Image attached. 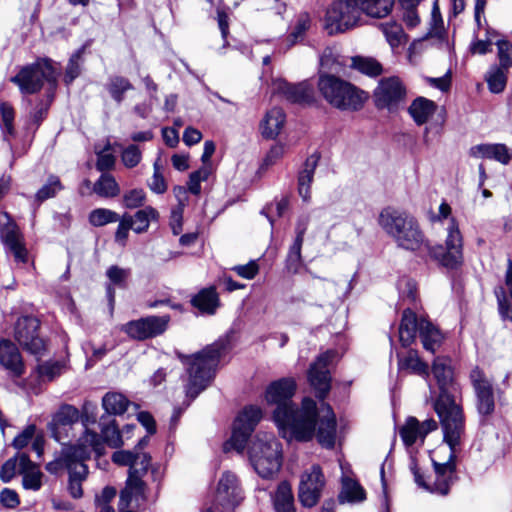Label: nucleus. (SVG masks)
Returning a JSON list of instances; mask_svg holds the SVG:
<instances>
[{
    "label": "nucleus",
    "instance_id": "1",
    "mask_svg": "<svg viewBox=\"0 0 512 512\" xmlns=\"http://www.w3.org/2000/svg\"><path fill=\"white\" fill-rule=\"evenodd\" d=\"M296 391L293 378H281L266 388L265 399L276 404L273 420L283 438L308 442L316 436L318 443L326 449H333L336 441V416L329 404H322L325 414L318 418L316 402L304 398L299 408L292 402Z\"/></svg>",
    "mask_w": 512,
    "mask_h": 512
},
{
    "label": "nucleus",
    "instance_id": "2",
    "mask_svg": "<svg viewBox=\"0 0 512 512\" xmlns=\"http://www.w3.org/2000/svg\"><path fill=\"white\" fill-rule=\"evenodd\" d=\"M379 223L402 249L414 252L425 246L432 259L450 270L458 269L463 263V239L454 218L448 227L445 246H430L418 221L405 212L384 210L380 213Z\"/></svg>",
    "mask_w": 512,
    "mask_h": 512
},
{
    "label": "nucleus",
    "instance_id": "3",
    "mask_svg": "<svg viewBox=\"0 0 512 512\" xmlns=\"http://www.w3.org/2000/svg\"><path fill=\"white\" fill-rule=\"evenodd\" d=\"M432 374L436 380L438 394L433 407L438 415L442 429L453 427L456 434L465 427V416L461 404L456 401L459 384L454 379L451 359L437 357L432 364ZM449 431H447V434Z\"/></svg>",
    "mask_w": 512,
    "mask_h": 512
},
{
    "label": "nucleus",
    "instance_id": "4",
    "mask_svg": "<svg viewBox=\"0 0 512 512\" xmlns=\"http://www.w3.org/2000/svg\"><path fill=\"white\" fill-rule=\"evenodd\" d=\"M227 348L228 341L220 339L207 345L202 351L193 355H185L177 352V356L186 366V371L189 376L185 391L190 401H193L207 388Z\"/></svg>",
    "mask_w": 512,
    "mask_h": 512
},
{
    "label": "nucleus",
    "instance_id": "5",
    "mask_svg": "<svg viewBox=\"0 0 512 512\" xmlns=\"http://www.w3.org/2000/svg\"><path fill=\"white\" fill-rule=\"evenodd\" d=\"M92 452L98 457L103 455V445L97 433H86L72 445L66 443V471L69 474L68 490L77 499L83 495L82 482L88 475L85 461L90 459Z\"/></svg>",
    "mask_w": 512,
    "mask_h": 512
},
{
    "label": "nucleus",
    "instance_id": "6",
    "mask_svg": "<svg viewBox=\"0 0 512 512\" xmlns=\"http://www.w3.org/2000/svg\"><path fill=\"white\" fill-rule=\"evenodd\" d=\"M317 86L323 99L340 111H359L368 99L365 91L333 74H320Z\"/></svg>",
    "mask_w": 512,
    "mask_h": 512
},
{
    "label": "nucleus",
    "instance_id": "7",
    "mask_svg": "<svg viewBox=\"0 0 512 512\" xmlns=\"http://www.w3.org/2000/svg\"><path fill=\"white\" fill-rule=\"evenodd\" d=\"M248 455L254 470L265 479L282 466V445L272 433H258L248 446Z\"/></svg>",
    "mask_w": 512,
    "mask_h": 512
},
{
    "label": "nucleus",
    "instance_id": "8",
    "mask_svg": "<svg viewBox=\"0 0 512 512\" xmlns=\"http://www.w3.org/2000/svg\"><path fill=\"white\" fill-rule=\"evenodd\" d=\"M57 76L51 59L39 58L36 62L21 67L10 81L18 86L22 94H35L42 89L45 82L54 87Z\"/></svg>",
    "mask_w": 512,
    "mask_h": 512
},
{
    "label": "nucleus",
    "instance_id": "9",
    "mask_svg": "<svg viewBox=\"0 0 512 512\" xmlns=\"http://www.w3.org/2000/svg\"><path fill=\"white\" fill-rule=\"evenodd\" d=\"M442 431L443 441L449 446L450 455L445 463H438L434 460L432 461L436 479L432 485L431 492L445 496L449 493L450 487L457 480L456 452L458 447L461 445V439L465 434V427H462L457 434L453 427H450L448 434V430L442 429Z\"/></svg>",
    "mask_w": 512,
    "mask_h": 512
},
{
    "label": "nucleus",
    "instance_id": "10",
    "mask_svg": "<svg viewBox=\"0 0 512 512\" xmlns=\"http://www.w3.org/2000/svg\"><path fill=\"white\" fill-rule=\"evenodd\" d=\"M262 418V410L255 405H248L238 414L234 421L233 431L230 439L225 442L224 450L234 449L238 453H243L248 439L254 432L257 424Z\"/></svg>",
    "mask_w": 512,
    "mask_h": 512
},
{
    "label": "nucleus",
    "instance_id": "11",
    "mask_svg": "<svg viewBox=\"0 0 512 512\" xmlns=\"http://www.w3.org/2000/svg\"><path fill=\"white\" fill-rule=\"evenodd\" d=\"M361 14L355 0L335 1L326 12L325 28L330 35L345 32L357 25Z\"/></svg>",
    "mask_w": 512,
    "mask_h": 512
},
{
    "label": "nucleus",
    "instance_id": "12",
    "mask_svg": "<svg viewBox=\"0 0 512 512\" xmlns=\"http://www.w3.org/2000/svg\"><path fill=\"white\" fill-rule=\"evenodd\" d=\"M336 355V351L327 350L320 354L309 367L308 381L320 400H324L331 389L332 378L329 367Z\"/></svg>",
    "mask_w": 512,
    "mask_h": 512
},
{
    "label": "nucleus",
    "instance_id": "13",
    "mask_svg": "<svg viewBox=\"0 0 512 512\" xmlns=\"http://www.w3.org/2000/svg\"><path fill=\"white\" fill-rule=\"evenodd\" d=\"M0 240L6 252L12 254L17 263H27L28 251L24 236L7 213L0 216Z\"/></svg>",
    "mask_w": 512,
    "mask_h": 512
},
{
    "label": "nucleus",
    "instance_id": "14",
    "mask_svg": "<svg viewBox=\"0 0 512 512\" xmlns=\"http://www.w3.org/2000/svg\"><path fill=\"white\" fill-rule=\"evenodd\" d=\"M373 97L377 108L396 111L406 98V88L396 76L382 78Z\"/></svg>",
    "mask_w": 512,
    "mask_h": 512
},
{
    "label": "nucleus",
    "instance_id": "15",
    "mask_svg": "<svg viewBox=\"0 0 512 512\" xmlns=\"http://www.w3.org/2000/svg\"><path fill=\"white\" fill-rule=\"evenodd\" d=\"M40 322L33 316H21L15 323L14 336L29 353L39 356L45 350L44 340L39 336Z\"/></svg>",
    "mask_w": 512,
    "mask_h": 512
},
{
    "label": "nucleus",
    "instance_id": "16",
    "mask_svg": "<svg viewBox=\"0 0 512 512\" xmlns=\"http://www.w3.org/2000/svg\"><path fill=\"white\" fill-rule=\"evenodd\" d=\"M169 315L147 316L126 323L123 331L132 339L143 341L162 335L168 328Z\"/></svg>",
    "mask_w": 512,
    "mask_h": 512
},
{
    "label": "nucleus",
    "instance_id": "17",
    "mask_svg": "<svg viewBox=\"0 0 512 512\" xmlns=\"http://www.w3.org/2000/svg\"><path fill=\"white\" fill-rule=\"evenodd\" d=\"M476 398V408L480 415L490 416L495 410L493 383L482 369L474 367L469 375Z\"/></svg>",
    "mask_w": 512,
    "mask_h": 512
},
{
    "label": "nucleus",
    "instance_id": "18",
    "mask_svg": "<svg viewBox=\"0 0 512 512\" xmlns=\"http://www.w3.org/2000/svg\"><path fill=\"white\" fill-rule=\"evenodd\" d=\"M325 485V478L319 465H313L310 471L301 475L298 498L302 506L314 507L320 497Z\"/></svg>",
    "mask_w": 512,
    "mask_h": 512
},
{
    "label": "nucleus",
    "instance_id": "19",
    "mask_svg": "<svg viewBox=\"0 0 512 512\" xmlns=\"http://www.w3.org/2000/svg\"><path fill=\"white\" fill-rule=\"evenodd\" d=\"M275 85L277 93L292 104L309 105L314 102V88L308 81L290 83L281 79Z\"/></svg>",
    "mask_w": 512,
    "mask_h": 512
},
{
    "label": "nucleus",
    "instance_id": "20",
    "mask_svg": "<svg viewBox=\"0 0 512 512\" xmlns=\"http://www.w3.org/2000/svg\"><path fill=\"white\" fill-rule=\"evenodd\" d=\"M0 365L12 378H20L25 373V364L21 353L10 340L0 341Z\"/></svg>",
    "mask_w": 512,
    "mask_h": 512
},
{
    "label": "nucleus",
    "instance_id": "21",
    "mask_svg": "<svg viewBox=\"0 0 512 512\" xmlns=\"http://www.w3.org/2000/svg\"><path fill=\"white\" fill-rule=\"evenodd\" d=\"M130 276L131 270L129 268H122L118 265H112L106 270L108 282L106 283L105 290L111 313L115 306V289H126L128 287V280Z\"/></svg>",
    "mask_w": 512,
    "mask_h": 512
},
{
    "label": "nucleus",
    "instance_id": "22",
    "mask_svg": "<svg viewBox=\"0 0 512 512\" xmlns=\"http://www.w3.org/2000/svg\"><path fill=\"white\" fill-rule=\"evenodd\" d=\"M217 494L221 500L232 506H236L242 501L243 492L234 473L223 472L218 482Z\"/></svg>",
    "mask_w": 512,
    "mask_h": 512
},
{
    "label": "nucleus",
    "instance_id": "23",
    "mask_svg": "<svg viewBox=\"0 0 512 512\" xmlns=\"http://www.w3.org/2000/svg\"><path fill=\"white\" fill-rule=\"evenodd\" d=\"M19 474L22 475V486L26 490L38 491L42 487L43 473L26 453L20 456Z\"/></svg>",
    "mask_w": 512,
    "mask_h": 512
},
{
    "label": "nucleus",
    "instance_id": "24",
    "mask_svg": "<svg viewBox=\"0 0 512 512\" xmlns=\"http://www.w3.org/2000/svg\"><path fill=\"white\" fill-rule=\"evenodd\" d=\"M320 155L313 153L307 157L303 168L298 173V193L303 201H309L311 197V184L313 182L315 170L318 166Z\"/></svg>",
    "mask_w": 512,
    "mask_h": 512
},
{
    "label": "nucleus",
    "instance_id": "25",
    "mask_svg": "<svg viewBox=\"0 0 512 512\" xmlns=\"http://www.w3.org/2000/svg\"><path fill=\"white\" fill-rule=\"evenodd\" d=\"M99 428L101 436L98 435V437L103 445V453L105 452L104 444L111 448H120L123 446L122 432L119 430V426L114 417L102 415L99 419Z\"/></svg>",
    "mask_w": 512,
    "mask_h": 512
},
{
    "label": "nucleus",
    "instance_id": "26",
    "mask_svg": "<svg viewBox=\"0 0 512 512\" xmlns=\"http://www.w3.org/2000/svg\"><path fill=\"white\" fill-rule=\"evenodd\" d=\"M470 155L473 157L493 159L503 165L509 164L512 159V151L502 143L475 145L471 147Z\"/></svg>",
    "mask_w": 512,
    "mask_h": 512
},
{
    "label": "nucleus",
    "instance_id": "27",
    "mask_svg": "<svg viewBox=\"0 0 512 512\" xmlns=\"http://www.w3.org/2000/svg\"><path fill=\"white\" fill-rule=\"evenodd\" d=\"M420 321L421 318L410 308L403 311L399 325V341L403 347H409L415 341L420 331Z\"/></svg>",
    "mask_w": 512,
    "mask_h": 512
},
{
    "label": "nucleus",
    "instance_id": "28",
    "mask_svg": "<svg viewBox=\"0 0 512 512\" xmlns=\"http://www.w3.org/2000/svg\"><path fill=\"white\" fill-rule=\"evenodd\" d=\"M286 115L279 107L269 110L260 123L261 134L266 139H275L281 132Z\"/></svg>",
    "mask_w": 512,
    "mask_h": 512
},
{
    "label": "nucleus",
    "instance_id": "29",
    "mask_svg": "<svg viewBox=\"0 0 512 512\" xmlns=\"http://www.w3.org/2000/svg\"><path fill=\"white\" fill-rule=\"evenodd\" d=\"M271 498L275 512H296L294 494L288 481H281Z\"/></svg>",
    "mask_w": 512,
    "mask_h": 512
},
{
    "label": "nucleus",
    "instance_id": "30",
    "mask_svg": "<svg viewBox=\"0 0 512 512\" xmlns=\"http://www.w3.org/2000/svg\"><path fill=\"white\" fill-rule=\"evenodd\" d=\"M437 104L425 97L415 98L408 108V113L412 117L413 121L421 126L429 120V118L435 113Z\"/></svg>",
    "mask_w": 512,
    "mask_h": 512
},
{
    "label": "nucleus",
    "instance_id": "31",
    "mask_svg": "<svg viewBox=\"0 0 512 512\" xmlns=\"http://www.w3.org/2000/svg\"><path fill=\"white\" fill-rule=\"evenodd\" d=\"M419 337L425 350L434 353L441 345L443 335L440 330L425 318H421Z\"/></svg>",
    "mask_w": 512,
    "mask_h": 512
},
{
    "label": "nucleus",
    "instance_id": "32",
    "mask_svg": "<svg viewBox=\"0 0 512 512\" xmlns=\"http://www.w3.org/2000/svg\"><path fill=\"white\" fill-rule=\"evenodd\" d=\"M361 13L372 18H384L388 16L394 6L395 0H355Z\"/></svg>",
    "mask_w": 512,
    "mask_h": 512
},
{
    "label": "nucleus",
    "instance_id": "33",
    "mask_svg": "<svg viewBox=\"0 0 512 512\" xmlns=\"http://www.w3.org/2000/svg\"><path fill=\"white\" fill-rule=\"evenodd\" d=\"M191 304L202 313L212 315L219 306V297L214 287L204 288L191 299Z\"/></svg>",
    "mask_w": 512,
    "mask_h": 512
},
{
    "label": "nucleus",
    "instance_id": "34",
    "mask_svg": "<svg viewBox=\"0 0 512 512\" xmlns=\"http://www.w3.org/2000/svg\"><path fill=\"white\" fill-rule=\"evenodd\" d=\"M130 405V401L121 393L107 392L102 398V407L105 410L103 415L110 417L123 415Z\"/></svg>",
    "mask_w": 512,
    "mask_h": 512
},
{
    "label": "nucleus",
    "instance_id": "35",
    "mask_svg": "<svg viewBox=\"0 0 512 512\" xmlns=\"http://www.w3.org/2000/svg\"><path fill=\"white\" fill-rule=\"evenodd\" d=\"M508 72L509 70L497 66L496 64H492L489 67L484 79L491 93L500 94L505 90L508 81Z\"/></svg>",
    "mask_w": 512,
    "mask_h": 512
},
{
    "label": "nucleus",
    "instance_id": "36",
    "mask_svg": "<svg viewBox=\"0 0 512 512\" xmlns=\"http://www.w3.org/2000/svg\"><path fill=\"white\" fill-rule=\"evenodd\" d=\"M366 499V493L363 487L351 478H344L342 481V489L338 495V501L341 504L346 502L355 503L362 502Z\"/></svg>",
    "mask_w": 512,
    "mask_h": 512
},
{
    "label": "nucleus",
    "instance_id": "37",
    "mask_svg": "<svg viewBox=\"0 0 512 512\" xmlns=\"http://www.w3.org/2000/svg\"><path fill=\"white\" fill-rule=\"evenodd\" d=\"M105 88L117 104H121L124 101L127 91L134 89L128 78L119 75L110 76Z\"/></svg>",
    "mask_w": 512,
    "mask_h": 512
},
{
    "label": "nucleus",
    "instance_id": "38",
    "mask_svg": "<svg viewBox=\"0 0 512 512\" xmlns=\"http://www.w3.org/2000/svg\"><path fill=\"white\" fill-rule=\"evenodd\" d=\"M92 191L102 198H114L119 195L120 187L113 175L102 173L93 184Z\"/></svg>",
    "mask_w": 512,
    "mask_h": 512
},
{
    "label": "nucleus",
    "instance_id": "39",
    "mask_svg": "<svg viewBox=\"0 0 512 512\" xmlns=\"http://www.w3.org/2000/svg\"><path fill=\"white\" fill-rule=\"evenodd\" d=\"M398 366L400 370H408L416 375L428 376V365L419 358L416 350L410 349L405 357L398 355Z\"/></svg>",
    "mask_w": 512,
    "mask_h": 512
},
{
    "label": "nucleus",
    "instance_id": "40",
    "mask_svg": "<svg viewBox=\"0 0 512 512\" xmlns=\"http://www.w3.org/2000/svg\"><path fill=\"white\" fill-rule=\"evenodd\" d=\"M351 67L372 78L383 73L382 64L372 57L354 56L351 59Z\"/></svg>",
    "mask_w": 512,
    "mask_h": 512
},
{
    "label": "nucleus",
    "instance_id": "41",
    "mask_svg": "<svg viewBox=\"0 0 512 512\" xmlns=\"http://www.w3.org/2000/svg\"><path fill=\"white\" fill-rule=\"evenodd\" d=\"M133 231L137 234L146 232L149 228L151 220H157L159 214L156 209L151 206L138 210L133 216Z\"/></svg>",
    "mask_w": 512,
    "mask_h": 512
},
{
    "label": "nucleus",
    "instance_id": "42",
    "mask_svg": "<svg viewBox=\"0 0 512 512\" xmlns=\"http://www.w3.org/2000/svg\"><path fill=\"white\" fill-rule=\"evenodd\" d=\"M399 435L406 446L415 444L418 438L422 439L420 422L415 417H408L405 424L400 428Z\"/></svg>",
    "mask_w": 512,
    "mask_h": 512
},
{
    "label": "nucleus",
    "instance_id": "43",
    "mask_svg": "<svg viewBox=\"0 0 512 512\" xmlns=\"http://www.w3.org/2000/svg\"><path fill=\"white\" fill-rule=\"evenodd\" d=\"M112 145L109 141L104 145L103 148L98 149L95 147V154L97 156L96 161V169L102 173H107V171L112 170L116 163V158L113 153H111Z\"/></svg>",
    "mask_w": 512,
    "mask_h": 512
},
{
    "label": "nucleus",
    "instance_id": "44",
    "mask_svg": "<svg viewBox=\"0 0 512 512\" xmlns=\"http://www.w3.org/2000/svg\"><path fill=\"white\" fill-rule=\"evenodd\" d=\"M383 33L389 45L395 49L406 40V34L400 24L396 22H388L381 25Z\"/></svg>",
    "mask_w": 512,
    "mask_h": 512
},
{
    "label": "nucleus",
    "instance_id": "45",
    "mask_svg": "<svg viewBox=\"0 0 512 512\" xmlns=\"http://www.w3.org/2000/svg\"><path fill=\"white\" fill-rule=\"evenodd\" d=\"M85 49L86 46L83 45L70 56L68 65L66 66V84L72 82L81 74Z\"/></svg>",
    "mask_w": 512,
    "mask_h": 512
},
{
    "label": "nucleus",
    "instance_id": "46",
    "mask_svg": "<svg viewBox=\"0 0 512 512\" xmlns=\"http://www.w3.org/2000/svg\"><path fill=\"white\" fill-rule=\"evenodd\" d=\"M119 220V215L106 208H97L90 212L89 222L95 227H101L109 223H114Z\"/></svg>",
    "mask_w": 512,
    "mask_h": 512
},
{
    "label": "nucleus",
    "instance_id": "47",
    "mask_svg": "<svg viewBox=\"0 0 512 512\" xmlns=\"http://www.w3.org/2000/svg\"><path fill=\"white\" fill-rule=\"evenodd\" d=\"M0 115L3 122L2 132L4 138L7 136H15V128H14V118L15 111L11 104L8 102L0 103Z\"/></svg>",
    "mask_w": 512,
    "mask_h": 512
},
{
    "label": "nucleus",
    "instance_id": "48",
    "mask_svg": "<svg viewBox=\"0 0 512 512\" xmlns=\"http://www.w3.org/2000/svg\"><path fill=\"white\" fill-rule=\"evenodd\" d=\"M422 0H399L401 7L404 10L403 21L408 28H414L420 23V18L417 13V6Z\"/></svg>",
    "mask_w": 512,
    "mask_h": 512
},
{
    "label": "nucleus",
    "instance_id": "49",
    "mask_svg": "<svg viewBox=\"0 0 512 512\" xmlns=\"http://www.w3.org/2000/svg\"><path fill=\"white\" fill-rule=\"evenodd\" d=\"M495 44L499 61L496 65L509 70L512 68V43L506 39H499Z\"/></svg>",
    "mask_w": 512,
    "mask_h": 512
},
{
    "label": "nucleus",
    "instance_id": "50",
    "mask_svg": "<svg viewBox=\"0 0 512 512\" xmlns=\"http://www.w3.org/2000/svg\"><path fill=\"white\" fill-rule=\"evenodd\" d=\"M62 184L58 177L50 176L47 180V183L44 184L36 193L35 199L39 203L52 198L56 195L57 192L61 191Z\"/></svg>",
    "mask_w": 512,
    "mask_h": 512
},
{
    "label": "nucleus",
    "instance_id": "51",
    "mask_svg": "<svg viewBox=\"0 0 512 512\" xmlns=\"http://www.w3.org/2000/svg\"><path fill=\"white\" fill-rule=\"evenodd\" d=\"M310 24L311 20L307 13H302L297 17L296 23L288 36L291 45H294L304 38L306 31L310 28Z\"/></svg>",
    "mask_w": 512,
    "mask_h": 512
},
{
    "label": "nucleus",
    "instance_id": "52",
    "mask_svg": "<svg viewBox=\"0 0 512 512\" xmlns=\"http://www.w3.org/2000/svg\"><path fill=\"white\" fill-rule=\"evenodd\" d=\"M22 453H18L15 456L6 460L0 469V480L3 483H9L16 473H19L20 469V456Z\"/></svg>",
    "mask_w": 512,
    "mask_h": 512
},
{
    "label": "nucleus",
    "instance_id": "53",
    "mask_svg": "<svg viewBox=\"0 0 512 512\" xmlns=\"http://www.w3.org/2000/svg\"><path fill=\"white\" fill-rule=\"evenodd\" d=\"M139 459V452L134 450H119L112 455V461L120 466H128L131 471L136 468Z\"/></svg>",
    "mask_w": 512,
    "mask_h": 512
},
{
    "label": "nucleus",
    "instance_id": "54",
    "mask_svg": "<svg viewBox=\"0 0 512 512\" xmlns=\"http://www.w3.org/2000/svg\"><path fill=\"white\" fill-rule=\"evenodd\" d=\"M48 430L51 436L61 443L64 432V406H61L58 412L53 416L48 424Z\"/></svg>",
    "mask_w": 512,
    "mask_h": 512
},
{
    "label": "nucleus",
    "instance_id": "55",
    "mask_svg": "<svg viewBox=\"0 0 512 512\" xmlns=\"http://www.w3.org/2000/svg\"><path fill=\"white\" fill-rule=\"evenodd\" d=\"M142 159V153L139 147L135 144H130L126 147L121 154V160L125 167L134 168Z\"/></svg>",
    "mask_w": 512,
    "mask_h": 512
},
{
    "label": "nucleus",
    "instance_id": "56",
    "mask_svg": "<svg viewBox=\"0 0 512 512\" xmlns=\"http://www.w3.org/2000/svg\"><path fill=\"white\" fill-rule=\"evenodd\" d=\"M119 224L115 232V240L121 244H125L128 238L129 230H133V217L125 213L121 218L119 217Z\"/></svg>",
    "mask_w": 512,
    "mask_h": 512
},
{
    "label": "nucleus",
    "instance_id": "57",
    "mask_svg": "<svg viewBox=\"0 0 512 512\" xmlns=\"http://www.w3.org/2000/svg\"><path fill=\"white\" fill-rule=\"evenodd\" d=\"M142 477L143 476L138 473L136 468H132L131 471H128L125 489L134 492L136 496L143 495L145 483L143 482Z\"/></svg>",
    "mask_w": 512,
    "mask_h": 512
},
{
    "label": "nucleus",
    "instance_id": "58",
    "mask_svg": "<svg viewBox=\"0 0 512 512\" xmlns=\"http://www.w3.org/2000/svg\"><path fill=\"white\" fill-rule=\"evenodd\" d=\"M35 436L36 426L34 424H30L13 439L12 446L17 450H21L25 448Z\"/></svg>",
    "mask_w": 512,
    "mask_h": 512
},
{
    "label": "nucleus",
    "instance_id": "59",
    "mask_svg": "<svg viewBox=\"0 0 512 512\" xmlns=\"http://www.w3.org/2000/svg\"><path fill=\"white\" fill-rule=\"evenodd\" d=\"M145 192L143 189H132L124 194L123 204L126 208L133 209L143 205Z\"/></svg>",
    "mask_w": 512,
    "mask_h": 512
},
{
    "label": "nucleus",
    "instance_id": "60",
    "mask_svg": "<svg viewBox=\"0 0 512 512\" xmlns=\"http://www.w3.org/2000/svg\"><path fill=\"white\" fill-rule=\"evenodd\" d=\"M236 274L244 279L251 280L259 272V265L256 260H250L247 264L236 265L232 268Z\"/></svg>",
    "mask_w": 512,
    "mask_h": 512
},
{
    "label": "nucleus",
    "instance_id": "61",
    "mask_svg": "<svg viewBox=\"0 0 512 512\" xmlns=\"http://www.w3.org/2000/svg\"><path fill=\"white\" fill-rule=\"evenodd\" d=\"M497 298L498 311L503 319L512 321V308L506 298L505 291L501 288L499 292H495Z\"/></svg>",
    "mask_w": 512,
    "mask_h": 512
},
{
    "label": "nucleus",
    "instance_id": "62",
    "mask_svg": "<svg viewBox=\"0 0 512 512\" xmlns=\"http://www.w3.org/2000/svg\"><path fill=\"white\" fill-rule=\"evenodd\" d=\"M0 502L8 509L16 508L20 504L18 493L13 489L4 488L0 492Z\"/></svg>",
    "mask_w": 512,
    "mask_h": 512
},
{
    "label": "nucleus",
    "instance_id": "63",
    "mask_svg": "<svg viewBox=\"0 0 512 512\" xmlns=\"http://www.w3.org/2000/svg\"><path fill=\"white\" fill-rule=\"evenodd\" d=\"M61 373V366L58 363H44L38 366V374L42 379L51 381Z\"/></svg>",
    "mask_w": 512,
    "mask_h": 512
},
{
    "label": "nucleus",
    "instance_id": "64",
    "mask_svg": "<svg viewBox=\"0 0 512 512\" xmlns=\"http://www.w3.org/2000/svg\"><path fill=\"white\" fill-rule=\"evenodd\" d=\"M137 419L141 423V425L145 427L149 435H153L156 433V423L153 416L149 412H139L137 415Z\"/></svg>",
    "mask_w": 512,
    "mask_h": 512
}]
</instances>
